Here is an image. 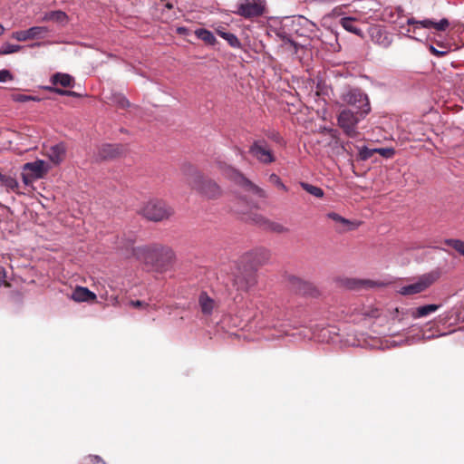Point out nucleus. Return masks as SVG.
Masks as SVG:
<instances>
[{
	"instance_id": "a19ab883",
	"label": "nucleus",
	"mask_w": 464,
	"mask_h": 464,
	"mask_svg": "<svg viewBox=\"0 0 464 464\" xmlns=\"http://www.w3.org/2000/svg\"><path fill=\"white\" fill-rule=\"evenodd\" d=\"M361 155H362V159H366L368 157H370L372 155L371 151L368 150L367 149H364L361 151Z\"/></svg>"
},
{
	"instance_id": "dca6fc26",
	"label": "nucleus",
	"mask_w": 464,
	"mask_h": 464,
	"mask_svg": "<svg viewBox=\"0 0 464 464\" xmlns=\"http://www.w3.org/2000/svg\"><path fill=\"white\" fill-rule=\"evenodd\" d=\"M44 155L53 165L61 164L66 155V147L63 143H57L45 148Z\"/></svg>"
},
{
	"instance_id": "e433bc0d",
	"label": "nucleus",
	"mask_w": 464,
	"mask_h": 464,
	"mask_svg": "<svg viewBox=\"0 0 464 464\" xmlns=\"http://www.w3.org/2000/svg\"><path fill=\"white\" fill-rule=\"evenodd\" d=\"M430 52L437 55V56H443L444 54H446L448 53L447 50H442V51H440V50H437L434 46L430 45Z\"/></svg>"
},
{
	"instance_id": "6ab92c4d",
	"label": "nucleus",
	"mask_w": 464,
	"mask_h": 464,
	"mask_svg": "<svg viewBox=\"0 0 464 464\" xmlns=\"http://www.w3.org/2000/svg\"><path fill=\"white\" fill-rule=\"evenodd\" d=\"M357 20H359V18L347 16V17L342 18L340 20V24L343 27V29H345L346 31L362 37L363 36L362 31L354 25V22Z\"/></svg>"
},
{
	"instance_id": "3c124183",
	"label": "nucleus",
	"mask_w": 464,
	"mask_h": 464,
	"mask_svg": "<svg viewBox=\"0 0 464 464\" xmlns=\"http://www.w3.org/2000/svg\"><path fill=\"white\" fill-rule=\"evenodd\" d=\"M307 22L310 23L313 27L317 28V26L314 23L308 21V20H307Z\"/></svg>"
},
{
	"instance_id": "20e7f679",
	"label": "nucleus",
	"mask_w": 464,
	"mask_h": 464,
	"mask_svg": "<svg viewBox=\"0 0 464 464\" xmlns=\"http://www.w3.org/2000/svg\"><path fill=\"white\" fill-rule=\"evenodd\" d=\"M369 113L363 111L354 112L350 109H343L337 117L338 125L348 137L356 138L359 134L357 124Z\"/></svg>"
},
{
	"instance_id": "f8f14e48",
	"label": "nucleus",
	"mask_w": 464,
	"mask_h": 464,
	"mask_svg": "<svg viewBox=\"0 0 464 464\" xmlns=\"http://www.w3.org/2000/svg\"><path fill=\"white\" fill-rule=\"evenodd\" d=\"M49 33L46 26H33L27 30L15 31L11 37L18 42L44 39Z\"/></svg>"
},
{
	"instance_id": "a211bd4d",
	"label": "nucleus",
	"mask_w": 464,
	"mask_h": 464,
	"mask_svg": "<svg viewBox=\"0 0 464 464\" xmlns=\"http://www.w3.org/2000/svg\"><path fill=\"white\" fill-rule=\"evenodd\" d=\"M0 184L7 192L21 194L20 185L15 177L0 173Z\"/></svg>"
},
{
	"instance_id": "de8ad7c7",
	"label": "nucleus",
	"mask_w": 464,
	"mask_h": 464,
	"mask_svg": "<svg viewBox=\"0 0 464 464\" xmlns=\"http://www.w3.org/2000/svg\"><path fill=\"white\" fill-rule=\"evenodd\" d=\"M363 4L367 5H370L371 4H373V1L372 0H365L363 2Z\"/></svg>"
},
{
	"instance_id": "f704fd0d",
	"label": "nucleus",
	"mask_w": 464,
	"mask_h": 464,
	"mask_svg": "<svg viewBox=\"0 0 464 464\" xmlns=\"http://www.w3.org/2000/svg\"><path fill=\"white\" fill-rule=\"evenodd\" d=\"M375 151L385 158H391L394 154V150L390 148H381L375 150Z\"/></svg>"
},
{
	"instance_id": "412c9836",
	"label": "nucleus",
	"mask_w": 464,
	"mask_h": 464,
	"mask_svg": "<svg viewBox=\"0 0 464 464\" xmlns=\"http://www.w3.org/2000/svg\"><path fill=\"white\" fill-rule=\"evenodd\" d=\"M53 84H60L63 87H72L73 85V78L67 73L57 72L52 77Z\"/></svg>"
},
{
	"instance_id": "ddd939ff",
	"label": "nucleus",
	"mask_w": 464,
	"mask_h": 464,
	"mask_svg": "<svg viewBox=\"0 0 464 464\" xmlns=\"http://www.w3.org/2000/svg\"><path fill=\"white\" fill-rule=\"evenodd\" d=\"M249 152L258 161L268 164L275 160V157L272 154L271 150L265 141L258 140L255 141L249 149Z\"/></svg>"
},
{
	"instance_id": "0eeeda50",
	"label": "nucleus",
	"mask_w": 464,
	"mask_h": 464,
	"mask_svg": "<svg viewBox=\"0 0 464 464\" xmlns=\"http://www.w3.org/2000/svg\"><path fill=\"white\" fill-rule=\"evenodd\" d=\"M439 271H431L421 275L409 285L401 286L398 292L402 295H412L420 294L428 289L433 283L440 278Z\"/></svg>"
},
{
	"instance_id": "c85d7f7f",
	"label": "nucleus",
	"mask_w": 464,
	"mask_h": 464,
	"mask_svg": "<svg viewBox=\"0 0 464 464\" xmlns=\"http://www.w3.org/2000/svg\"><path fill=\"white\" fill-rule=\"evenodd\" d=\"M445 244L454 248L460 255L464 256V241L459 239H447Z\"/></svg>"
},
{
	"instance_id": "39448f33",
	"label": "nucleus",
	"mask_w": 464,
	"mask_h": 464,
	"mask_svg": "<svg viewBox=\"0 0 464 464\" xmlns=\"http://www.w3.org/2000/svg\"><path fill=\"white\" fill-rule=\"evenodd\" d=\"M217 167L227 179L240 186L245 191L253 195H257L259 197L264 196V191L260 188L253 184L250 180L245 178L240 172H238L231 166L218 161L217 163Z\"/></svg>"
},
{
	"instance_id": "c9c22d12",
	"label": "nucleus",
	"mask_w": 464,
	"mask_h": 464,
	"mask_svg": "<svg viewBox=\"0 0 464 464\" xmlns=\"http://www.w3.org/2000/svg\"><path fill=\"white\" fill-rule=\"evenodd\" d=\"M363 317H375L377 316V311L371 310L369 308L363 309L361 313Z\"/></svg>"
},
{
	"instance_id": "49530a36",
	"label": "nucleus",
	"mask_w": 464,
	"mask_h": 464,
	"mask_svg": "<svg viewBox=\"0 0 464 464\" xmlns=\"http://www.w3.org/2000/svg\"><path fill=\"white\" fill-rule=\"evenodd\" d=\"M5 29L3 24H0V35H2L5 33Z\"/></svg>"
},
{
	"instance_id": "4c0bfd02",
	"label": "nucleus",
	"mask_w": 464,
	"mask_h": 464,
	"mask_svg": "<svg viewBox=\"0 0 464 464\" xmlns=\"http://www.w3.org/2000/svg\"><path fill=\"white\" fill-rule=\"evenodd\" d=\"M392 9H389V8H386L383 12V19L384 20H390V17L392 16Z\"/></svg>"
},
{
	"instance_id": "c756f323",
	"label": "nucleus",
	"mask_w": 464,
	"mask_h": 464,
	"mask_svg": "<svg viewBox=\"0 0 464 464\" xmlns=\"http://www.w3.org/2000/svg\"><path fill=\"white\" fill-rule=\"evenodd\" d=\"M111 101L121 108H126L130 106L129 101L121 93L113 94Z\"/></svg>"
},
{
	"instance_id": "2f4dec72",
	"label": "nucleus",
	"mask_w": 464,
	"mask_h": 464,
	"mask_svg": "<svg viewBox=\"0 0 464 464\" xmlns=\"http://www.w3.org/2000/svg\"><path fill=\"white\" fill-rule=\"evenodd\" d=\"M276 34L285 44H290L295 52H296V44L285 33L277 31Z\"/></svg>"
},
{
	"instance_id": "37998d69",
	"label": "nucleus",
	"mask_w": 464,
	"mask_h": 464,
	"mask_svg": "<svg viewBox=\"0 0 464 464\" xmlns=\"http://www.w3.org/2000/svg\"><path fill=\"white\" fill-rule=\"evenodd\" d=\"M130 304L134 307H141L144 304L141 301H131Z\"/></svg>"
},
{
	"instance_id": "9b49d317",
	"label": "nucleus",
	"mask_w": 464,
	"mask_h": 464,
	"mask_svg": "<svg viewBox=\"0 0 464 464\" xmlns=\"http://www.w3.org/2000/svg\"><path fill=\"white\" fill-rule=\"evenodd\" d=\"M265 9L264 0H243L235 13L246 18L261 15Z\"/></svg>"
},
{
	"instance_id": "58836bf2",
	"label": "nucleus",
	"mask_w": 464,
	"mask_h": 464,
	"mask_svg": "<svg viewBox=\"0 0 464 464\" xmlns=\"http://www.w3.org/2000/svg\"><path fill=\"white\" fill-rule=\"evenodd\" d=\"M85 460H87L90 463H93V462H100L101 459L99 456H89Z\"/></svg>"
},
{
	"instance_id": "cd10ccee",
	"label": "nucleus",
	"mask_w": 464,
	"mask_h": 464,
	"mask_svg": "<svg viewBox=\"0 0 464 464\" xmlns=\"http://www.w3.org/2000/svg\"><path fill=\"white\" fill-rule=\"evenodd\" d=\"M379 285L377 282L372 281V280H354L353 284L351 285V287L353 288H372Z\"/></svg>"
},
{
	"instance_id": "b1692460",
	"label": "nucleus",
	"mask_w": 464,
	"mask_h": 464,
	"mask_svg": "<svg viewBox=\"0 0 464 464\" xmlns=\"http://www.w3.org/2000/svg\"><path fill=\"white\" fill-rule=\"evenodd\" d=\"M195 34L198 39L204 41L206 44H214L216 43V37L210 31L207 29H197L195 31Z\"/></svg>"
},
{
	"instance_id": "6e6552de",
	"label": "nucleus",
	"mask_w": 464,
	"mask_h": 464,
	"mask_svg": "<svg viewBox=\"0 0 464 464\" xmlns=\"http://www.w3.org/2000/svg\"><path fill=\"white\" fill-rule=\"evenodd\" d=\"M231 281L237 290L246 291L256 285V273L250 267L235 265L232 270Z\"/></svg>"
},
{
	"instance_id": "a878e982",
	"label": "nucleus",
	"mask_w": 464,
	"mask_h": 464,
	"mask_svg": "<svg viewBox=\"0 0 464 464\" xmlns=\"http://www.w3.org/2000/svg\"><path fill=\"white\" fill-rule=\"evenodd\" d=\"M23 49L22 45L14 44L10 43H4L0 46V55H7L17 53Z\"/></svg>"
},
{
	"instance_id": "c03bdc74",
	"label": "nucleus",
	"mask_w": 464,
	"mask_h": 464,
	"mask_svg": "<svg viewBox=\"0 0 464 464\" xmlns=\"http://www.w3.org/2000/svg\"><path fill=\"white\" fill-rule=\"evenodd\" d=\"M177 32H178L179 34H186V32H187V28H185V27H178V28H177Z\"/></svg>"
},
{
	"instance_id": "7c9ffc66",
	"label": "nucleus",
	"mask_w": 464,
	"mask_h": 464,
	"mask_svg": "<svg viewBox=\"0 0 464 464\" xmlns=\"http://www.w3.org/2000/svg\"><path fill=\"white\" fill-rule=\"evenodd\" d=\"M12 99H13V101H14L16 102H29V101H39V99L36 97L21 94V93L13 94Z\"/></svg>"
},
{
	"instance_id": "aec40b11",
	"label": "nucleus",
	"mask_w": 464,
	"mask_h": 464,
	"mask_svg": "<svg viewBox=\"0 0 464 464\" xmlns=\"http://www.w3.org/2000/svg\"><path fill=\"white\" fill-rule=\"evenodd\" d=\"M440 307V304H434L420 306V307H417L411 313V316L413 318L425 317L432 313H435Z\"/></svg>"
},
{
	"instance_id": "f3484780",
	"label": "nucleus",
	"mask_w": 464,
	"mask_h": 464,
	"mask_svg": "<svg viewBox=\"0 0 464 464\" xmlns=\"http://www.w3.org/2000/svg\"><path fill=\"white\" fill-rule=\"evenodd\" d=\"M72 299L75 302H91L96 299V295L87 287L77 286L72 293Z\"/></svg>"
},
{
	"instance_id": "8fccbe9b",
	"label": "nucleus",
	"mask_w": 464,
	"mask_h": 464,
	"mask_svg": "<svg viewBox=\"0 0 464 464\" xmlns=\"http://www.w3.org/2000/svg\"><path fill=\"white\" fill-rule=\"evenodd\" d=\"M276 231H278V232H281V231H284V228H283V227H281V226H277V227L276 228Z\"/></svg>"
},
{
	"instance_id": "1a4fd4ad",
	"label": "nucleus",
	"mask_w": 464,
	"mask_h": 464,
	"mask_svg": "<svg viewBox=\"0 0 464 464\" xmlns=\"http://www.w3.org/2000/svg\"><path fill=\"white\" fill-rule=\"evenodd\" d=\"M341 99L345 104L355 107L357 111H371L369 98L360 89L346 90L342 93Z\"/></svg>"
},
{
	"instance_id": "a18cd8bd",
	"label": "nucleus",
	"mask_w": 464,
	"mask_h": 464,
	"mask_svg": "<svg viewBox=\"0 0 464 464\" xmlns=\"http://www.w3.org/2000/svg\"><path fill=\"white\" fill-rule=\"evenodd\" d=\"M66 95L67 96H72V97H77L79 96L78 93H76L75 92H72V91H66Z\"/></svg>"
},
{
	"instance_id": "bb28decb",
	"label": "nucleus",
	"mask_w": 464,
	"mask_h": 464,
	"mask_svg": "<svg viewBox=\"0 0 464 464\" xmlns=\"http://www.w3.org/2000/svg\"><path fill=\"white\" fill-rule=\"evenodd\" d=\"M218 34L223 39L227 40L231 46H233V47L239 46L240 43L235 34H231V33L224 32L221 30H218Z\"/></svg>"
},
{
	"instance_id": "ea45409f",
	"label": "nucleus",
	"mask_w": 464,
	"mask_h": 464,
	"mask_svg": "<svg viewBox=\"0 0 464 464\" xmlns=\"http://www.w3.org/2000/svg\"><path fill=\"white\" fill-rule=\"evenodd\" d=\"M51 91L54 92L59 95H66V91L59 88H50Z\"/></svg>"
},
{
	"instance_id": "72a5a7b5",
	"label": "nucleus",
	"mask_w": 464,
	"mask_h": 464,
	"mask_svg": "<svg viewBox=\"0 0 464 464\" xmlns=\"http://www.w3.org/2000/svg\"><path fill=\"white\" fill-rule=\"evenodd\" d=\"M11 80H13V75L8 70H0V82H5Z\"/></svg>"
},
{
	"instance_id": "f03ea898",
	"label": "nucleus",
	"mask_w": 464,
	"mask_h": 464,
	"mask_svg": "<svg viewBox=\"0 0 464 464\" xmlns=\"http://www.w3.org/2000/svg\"><path fill=\"white\" fill-rule=\"evenodd\" d=\"M139 213L149 220L159 222L171 217L173 209L164 201L152 198L140 207Z\"/></svg>"
},
{
	"instance_id": "09e8293b",
	"label": "nucleus",
	"mask_w": 464,
	"mask_h": 464,
	"mask_svg": "<svg viewBox=\"0 0 464 464\" xmlns=\"http://www.w3.org/2000/svg\"><path fill=\"white\" fill-rule=\"evenodd\" d=\"M165 6H166V8H168V9H172V8H173V5H172V4H170V3H167Z\"/></svg>"
},
{
	"instance_id": "5701e85b",
	"label": "nucleus",
	"mask_w": 464,
	"mask_h": 464,
	"mask_svg": "<svg viewBox=\"0 0 464 464\" xmlns=\"http://www.w3.org/2000/svg\"><path fill=\"white\" fill-rule=\"evenodd\" d=\"M67 20V15L62 11H53L46 13L42 21H54L57 23H64Z\"/></svg>"
},
{
	"instance_id": "f257e3e1",
	"label": "nucleus",
	"mask_w": 464,
	"mask_h": 464,
	"mask_svg": "<svg viewBox=\"0 0 464 464\" xmlns=\"http://www.w3.org/2000/svg\"><path fill=\"white\" fill-rule=\"evenodd\" d=\"M132 254L160 272L166 270L174 259V253L169 247L158 245L132 248Z\"/></svg>"
},
{
	"instance_id": "473e14b6",
	"label": "nucleus",
	"mask_w": 464,
	"mask_h": 464,
	"mask_svg": "<svg viewBox=\"0 0 464 464\" xmlns=\"http://www.w3.org/2000/svg\"><path fill=\"white\" fill-rule=\"evenodd\" d=\"M269 180L274 183L278 188L286 191L287 188L285 184L282 182L280 178L276 174H271L269 177Z\"/></svg>"
},
{
	"instance_id": "4be33fe9",
	"label": "nucleus",
	"mask_w": 464,
	"mask_h": 464,
	"mask_svg": "<svg viewBox=\"0 0 464 464\" xmlns=\"http://www.w3.org/2000/svg\"><path fill=\"white\" fill-rule=\"evenodd\" d=\"M199 304L202 312L206 314H211L215 307L214 300L204 293L199 296Z\"/></svg>"
},
{
	"instance_id": "7ed1b4c3",
	"label": "nucleus",
	"mask_w": 464,
	"mask_h": 464,
	"mask_svg": "<svg viewBox=\"0 0 464 464\" xmlns=\"http://www.w3.org/2000/svg\"><path fill=\"white\" fill-rule=\"evenodd\" d=\"M190 176L188 183L192 188L198 190L208 198H215L221 195L219 186L213 180L207 179L204 176L194 168H190Z\"/></svg>"
},
{
	"instance_id": "4468645a",
	"label": "nucleus",
	"mask_w": 464,
	"mask_h": 464,
	"mask_svg": "<svg viewBox=\"0 0 464 464\" xmlns=\"http://www.w3.org/2000/svg\"><path fill=\"white\" fill-rule=\"evenodd\" d=\"M371 39L382 47H388L392 43V36L381 25H373L369 29Z\"/></svg>"
},
{
	"instance_id": "9d476101",
	"label": "nucleus",
	"mask_w": 464,
	"mask_h": 464,
	"mask_svg": "<svg viewBox=\"0 0 464 464\" xmlns=\"http://www.w3.org/2000/svg\"><path fill=\"white\" fill-rule=\"evenodd\" d=\"M408 25H411V29H408L407 33H412L413 35L411 36L413 39L419 40V37L417 34H419L418 31L421 28L430 29L434 28L437 31H445L449 25L450 22L446 18H442L439 22H435L431 19H424V20H415L414 18H409L406 21Z\"/></svg>"
},
{
	"instance_id": "79ce46f5",
	"label": "nucleus",
	"mask_w": 464,
	"mask_h": 464,
	"mask_svg": "<svg viewBox=\"0 0 464 464\" xmlns=\"http://www.w3.org/2000/svg\"><path fill=\"white\" fill-rule=\"evenodd\" d=\"M5 268L0 266V285H2V283L4 282L5 280Z\"/></svg>"
},
{
	"instance_id": "393cba45",
	"label": "nucleus",
	"mask_w": 464,
	"mask_h": 464,
	"mask_svg": "<svg viewBox=\"0 0 464 464\" xmlns=\"http://www.w3.org/2000/svg\"><path fill=\"white\" fill-rule=\"evenodd\" d=\"M300 186L309 194L313 195L314 197L315 198H323L324 193V190L317 187V186H314L312 184H309L307 182H301L300 183Z\"/></svg>"
},
{
	"instance_id": "2eb2a0df",
	"label": "nucleus",
	"mask_w": 464,
	"mask_h": 464,
	"mask_svg": "<svg viewBox=\"0 0 464 464\" xmlns=\"http://www.w3.org/2000/svg\"><path fill=\"white\" fill-rule=\"evenodd\" d=\"M326 217L335 223V229L339 232L353 230L361 225L360 222L347 219L335 212H329Z\"/></svg>"
},
{
	"instance_id": "423d86ee",
	"label": "nucleus",
	"mask_w": 464,
	"mask_h": 464,
	"mask_svg": "<svg viewBox=\"0 0 464 464\" xmlns=\"http://www.w3.org/2000/svg\"><path fill=\"white\" fill-rule=\"evenodd\" d=\"M50 170V165L44 160L27 162L22 167V180L25 186L32 185L34 180L43 179Z\"/></svg>"
}]
</instances>
